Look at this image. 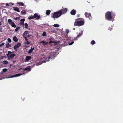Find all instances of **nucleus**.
I'll return each mask as SVG.
<instances>
[{"instance_id":"nucleus-46","label":"nucleus","mask_w":123,"mask_h":123,"mask_svg":"<svg viewBox=\"0 0 123 123\" xmlns=\"http://www.w3.org/2000/svg\"><path fill=\"white\" fill-rule=\"evenodd\" d=\"M0 31L1 32H2V28H1L0 29Z\"/></svg>"},{"instance_id":"nucleus-6","label":"nucleus","mask_w":123,"mask_h":123,"mask_svg":"<svg viewBox=\"0 0 123 123\" xmlns=\"http://www.w3.org/2000/svg\"><path fill=\"white\" fill-rule=\"evenodd\" d=\"M80 32L79 34L77 35L76 37L74 38V39H73L74 40H77L78 39V38L80 37L83 34V31L82 30H80Z\"/></svg>"},{"instance_id":"nucleus-16","label":"nucleus","mask_w":123,"mask_h":123,"mask_svg":"<svg viewBox=\"0 0 123 123\" xmlns=\"http://www.w3.org/2000/svg\"><path fill=\"white\" fill-rule=\"evenodd\" d=\"M28 31H25L23 33V37H26V36L28 34Z\"/></svg>"},{"instance_id":"nucleus-47","label":"nucleus","mask_w":123,"mask_h":123,"mask_svg":"<svg viewBox=\"0 0 123 123\" xmlns=\"http://www.w3.org/2000/svg\"><path fill=\"white\" fill-rule=\"evenodd\" d=\"M10 4H12V5H14V4L13 3H10Z\"/></svg>"},{"instance_id":"nucleus-8","label":"nucleus","mask_w":123,"mask_h":123,"mask_svg":"<svg viewBox=\"0 0 123 123\" xmlns=\"http://www.w3.org/2000/svg\"><path fill=\"white\" fill-rule=\"evenodd\" d=\"M85 15L86 17L88 18L90 20H91L92 19L91 14L90 13H88L86 12L85 13Z\"/></svg>"},{"instance_id":"nucleus-34","label":"nucleus","mask_w":123,"mask_h":123,"mask_svg":"<svg viewBox=\"0 0 123 123\" xmlns=\"http://www.w3.org/2000/svg\"><path fill=\"white\" fill-rule=\"evenodd\" d=\"M74 43V42L73 41H72L71 42V43L68 42V44L69 45H72L73 43Z\"/></svg>"},{"instance_id":"nucleus-32","label":"nucleus","mask_w":123,"mask_h":123,"mask_svg":"<svg viewBox=\"0 0 123 123\" xmlns=\"http://www.w3.org/2000/svg\"><path fill=\"white\" fill-rule=\"evenodd\" d=\"M24 43L25 44H29L30 43V42L28 41H26V42H24Z\"/></svg>"},{"instance_id":"nucleus-31","label":"nucleus","mask_w":123,"mask_h":123,"mask_svg":"<svg viewBox=\"0 0 123 123\" xmlns=\"http://www.w3.org/2000/svg\"><path fill=\"white\" fill-rule=\"evenodd\" d=\"M3 63L4 64H6L8 63V62L7 61L5 60L3 61Z\"/></svg>"},{"instance_id":"nucleus-29","label":"nucleus","mask_w":123,"mask_h":123,"mask_svg":"<svg viewBox=\"0 0 123 123\" xmlns=\"http://www.w3.org/2000/svg\"><path fill=\"white\" fill-rule=\"evenodd\" d=\"M26 29H27L28 28V26L27 23H25L24 25Z\"/></svg>"},{"instance_id":"nucleus-13","label":"nucleus","mask_w":123,"mask_h":123,"mask_svg":"<svg viewBox=\"0 0 123 123\" xmlns=\"http://www.w3.org/2000/svg\"><path fill=\"white\" fill-rule=\"evenodd\" d=\"M31 67L30 66H29L26 68H25V69H24L23 70L25 71L27 70L28 71H29L31 70Z\"/></svg>"},{"instance_id":"nucleus-50","label":"nucleus","mask_w":123,"mask_h":123,"mask_svg":"<svg viewBox=\"0 0 123 123\" xmlns=\"http://www.w3.org/2000/svg\"><path fill=\"white\" fill-rule=\"evenodd\" d=\"M10 52V51H8V52Z\"/></svg>"},{"instance_id":"nucleus-24","label":"nucleus","mask_w":123,"mask_h":123,"mask_svg":"<svg viewBox=\"0 0 123 123\" xmlns=\"http://www.w3.org/2000/svg\"><path fill=\"white\" fill-rule=\"evenodd\" d=\"M31 57L30 56H27L26 57L25 60L26 61H29L31 59Z\"/></svg>"},{"instance_id":"nucleus-9","label":"nucleus","mask_w":123,"mask_h":123,"mask_svg":"<svg viewBox=\"0 0 123 123\" xmlns=\"http://www.w3.org/2000/svg\"><path fill=\"white\" fill-rule=\"evenodd\" d=\"M34 18L36 19L37 20H38L41 17L40 15L37 13L34 14Z\"/></svg>"},{"instance_id":"nucleus-35","label":"nucleus","mask_w":123,"mask_h":123,"mask_svg":"<svg viewBox=\"0 0 123 123\" xmlns=\"http://www.w3.org/2000/svg\"><path fill=\"white\" fill-rule=\"evenodd\" d=\"M50 31L52 33H54L56 31L55 30H54L51 29L50 30Z\"/></svg>"},{"instance_id":"nucleus-44","label":"nucleus","mask_w":123,"mask_h":123,"mask_svg":"<svg viewBox=\"0 0 123 123\" xmlns=\"http://www.w3.org/2000/svg\"><path fill=\"white\" fill-rule=\"evenodd\" d=\"M6 6H9V5L8 3H7L6 4Z\"/></svg>"},{"instance_id":"nucleus-48","label":"nucleus","mask_w":123,"mask_h":123,"mask_svg":"<svg viewBox=\"0 0 123 123\" xmlns=\"http://www.w3.org/2000/svg\"><path fill=\"white\" fill-rule=\"evenodd\" d=\"M73 29L74 30H75V28H74Z\"/></svg>"},{"instance_id":"nucleus-23","label":"nucleus","mask_w":123,"mask_h":123,"mask_svg":"<svg viewBox=\"0 0 123 123\" xmlns=\"http://www.w3.org/2000/svg\"><path fill=\"white\" fill-rule=\"evenodd\" d=\"M11 26L15 28L16 27V25L15 24L14 22L11 25Z\"/></svg>"},{"instance_id":"nucleus-17","label":"nucleus","mask_w":123,"mask_h":123,"mask_svg":"<svg viewBox=\"0 0 123 123\" xmlns=\"http://www.w3.org/2000/svg\"><path fill=\"white\" fill-rule=\"evenodd\" d=\"M21 14L22 15H24L26 14V11L25 10H22L21 12Z\"/></svg>"},{"instance_id":"nucleus-43","label":"nucleus","mask_w":123,"mask_h":123,"mask_svg":"<svg viewBox=\"0 0 123 123\" xmlns=\"http://www.w3.org/2000/svg\"><path fill=\"white\" fill-rule=\"evenodd\" d=\"M112 27H111V28H109V30H110V31H111L112 29Z\"/></svg>"},{"instance_id":"nucleus-4","label":"nucleus","mask_w":123,"mask_h":123,"mask_svg":"<svg viewBox=\"0 0 123 123\" xmlns=\"http://www.w3.org/2000/svg\"><path fill=\"white\" fill-rule=\"evenodd\" d=\"M61 14L60 13L59 11L53 13L52 17L54 18H57L61 16Z\"/></svg>"},{"instance_id":"nucleus-41","label":"nucleus","mask_w":123,"mask_h":123,"mask_svg":"<svg viewBox=\"0 0 123 123\" xmlns=\"http://www.w3.org/2000/svg\"><path fill=\"white\" fill-rule=\"evenodd\" d=\"M4 44L5 43H3L0 45V47H1V46L4 45Z\"/></svg>"},{"instance_id":"nucleus-19","label":"nucleus","mask_w":123,"mask_h":123,"mask_svg":"<svg viewBox=\"0 0 123 123\" xmlns=\"http://www.w3.org/2000/svg\"><path fill=\"white\" fill-rule=\"evenodd\" d=\"M40 43H42L44 45H45L47 43H48L47 42H46L44 40L40 42Z\"/></svg>"},{"instance_id":"nucleus-1","label":"nucleus","mask_w":123,"mask_h":123,"mask_svg":"<svg viewBox=\"0 0 123 123\" xmlns=\"http://www.w3.org/2000/svg\"><path fill=\"white\" fill-rule=\"evenodd\" d=\"M50 55H49V56L46 57V56L43 55L42 56L41 59V61L42 62H40L38 63H37L36 65L37 66H38L42 64L43 63H45L47 61H49V59H52L53 57L56 56L57 54H56L55 52L53 51L51 52V53L50 54Z\"/></svg>"},{"instance_id":"nucleus-39","label":"nucleus","mask_w":123,"mask_h":123,"mask_svg":"<svg viewBox=\"0 0 123 123\" xmlns=\"http://www.w3.org/2000/svg\"><path fill=\"white\" fill-rule=\"evenodd\" d=\"M66 31L67 34H68L69 32V30L68 29H66Z\"/></svg>"},{"instance_id":"nucleus-51","label":"nucleus","mask_w":123,"mask_h":123,"mask_svg":"<svg viewBox=\"0 0 123 123\" xmlns=\"http://www.w3.org/2000/svg\"><path fill=\"white\" fill-rule=\"evenodd\" d=\"M28 37H30V36H28Z\"/></svg>"},{"instance_id":"nucleus-20","label":"nucleus","mask_w":123,"mask_h":123,"mask_svg":"<svg viewBox=\"0 0 123 123\" xmlns=\"http://www.w3.org/2000/svg\"><path fill=\"white\" fill-rule=\"evenodd\" d=\"M34 49V48L31 47V49H30L29 50L28 52V53H30L32 52L33 50Z\"/></svg>"},{"instance_id":"nucleus-21","label":"nucleus","mask_w":123,"mask_h":123,"mask_svg":"<svg viewBox=\"0 0 123 123\" xmlns=\"http://www.w3.org/2000/svg\"><path fill=\"white\" fill-rule=\"evenodd\" d=\"M51 12V11L49 10H47L46 11V14L48 15H49Z\"/></svg>"},{"instance_id":"nucleus-53","label":"nucleus","mask_w":123,"mask_h":123,"mask_svg":"<svg viewBox=\"0 0 123 123\" xmlns=\"http://www.w3.org/2000/svg\"><path fill=\"white\" fill-rule=\"evenodd\" d=\"M8 55V54H7V55Z\"/></svg>"},{"instance_id":"nucleus-38","label":"nucleus","mask_w":123,"mask_h":123,"mask_svg":"<svg viewBox=\"0 0 123 123\" xmlns=\"http://www.w3.org/2000/svg\"><path fill=\"white\" fill-rule=\"evenodd\" d=\"M23 37L25 38V41H28V39L27 38V37L26 36V37Z\"/></svg>"},{"instance_id":"nucleus-40","label":"nucleus","mask_w":123,"mask_h":123,"mask_svg":"<svg viewBox=\"0 0 123 123\" xmlns=\"http://www.w3.org/2000/svg\"><path fill=\"white\" fill-rule=\"evenodd\" d=\"M8 41L10 43L11 42V39L10 38H8L7 39Z\"/></svg>"},{"instance_id":"nucleus-18","label":"nucleus","mask_w":123,"mask_h":123,"mask_svg":"<svg viewBox=\"0 0 123 123\" xmlns=\"http://www.w3.org/2000/svg\"><path fill=\"white\" fill-rule=\"evenodd\" d=\"M34 15L33 16V15H31L30 16H29L28 18V19L31 20L32 19H33L34 18Z\"/></svg>"},{"instance_id":"nucleus-30","label":"nucleus","mask_w":123,"mask_h":123,"mask_svg":"<svg viewBox=\"0 0 123 123\" xmlns=\"http://www.w3.org/2000/svg\"><path fill=\"white\" fill-rule=\"evenodd\" d=\"M20 29V27L19 26H17L15 30V31L16 32H17Z\"/></svg>"},{"instance_id":"nucleus-49","label":"nucleus","mask_w":123,"mask_h":123,"mask_svg":"<svg viewBox=\"0 0 123 123\" xmlns=\"http://www.w3.org/2000/svg\"><path fill=\"white\" fill-rule=\"evenodd\" d=\"M24 6H25V7H26V6L25 5Z\"/></svg>"},{"instance_id":"nucleus-11","label":"nucleus","mask_w":123,"mask_h":123,"mask_svg":"<svg viewBox=\"0 0 123 123\" xmlns=\"http://www.w3.org/2000/svg\"><path fill=\"white\" fill-rule=\"evenodd\" d=\"M15 55V54H11L8 56V59H9L13 58Z\"/></svg>"},{"instance_id":"nucleus-33","label":"nucleus","mask_w":123,"mask_h":123,"mask_svg":"<svg viewBox=\"0 0 123 123\" xmlns=\"http://www.w3.org/2000/svg\"><path fill=\"white\" fill-rule=\"evenodd\" d=\"M91 43L92 44H94L95 43V41L94 40L92 41H91Z\"/></svg>"},{"instance_id":"nucleus-27","label":"nucleus","mask_w":123,"mask_h":123,"mask_svg":"<svg viewBox=\"0 0 123 123\" xmlns=\"http://www.w3.org/2000/svg\"><path fill=\"white\" fill-rule=\"evenodd\" d=\"M53 26L55 27H59L60 25L58 24H54Z\"/></svg>"},{"instance_id":"nucleus-2","label":"nucleus","mask_w":123,"mask_h":123,"mask_svg":"<svg viewBox=\"0 0 123 123\" xmlns=\"http://www.w3.org/2000/svg\"><path fill=\"white\" fill-rule=\"evenodd\" d=\"M115 15V13L113 11L108 12L105 13V17L106 19L109 21L111 20L113 21L114 19V18Z\"/></svg>"},{"instance_id":"nucleus-3","label":"nucleus","mask_w":123,"mask_h":123,"mask_svg":"<svg viewBox=\"0 0 123 123\" xmlns=\"http://www.w3.org/2000/svg\"><path fill=\"white\" fill-rule=\"evenodd\" d=\"M84 22L83 19L79 18L76 20L74 25L75 26H81L83 25Z\"/></svg>"},{"instance_id":"nucleus-26","label":"nucleus","mask_w":123,"mask_h":123,"mask_svg":"<svg viewBox=\"0 0 123 123\" xmlns=\"http://www.w3.org/2000/svg\"><path fill=\"white\" fill-rule=\"evenodd\" d=\"M13 40L15 42H17L18 40L16 37L15 36L13 37Z\"/></svg>"},{"instance_id":"nucleus-25","label":"nucleus","mask_w":123,"mask_h":123,"mask_svg":"<svg viewBox=\"0 0 123 123\" xmlns=\"http://www.w3.org/2000/svg\"><path fill=\"white\" fill-rule=\"evenodd\" d=\"M6 47L7 48H9L11 47L10 45L9 44V43L8 42H6Z\"/></svg>"},{"instance_id":"nucleus-28","label":"nucleus","mask_w":123,"mask_h":123,"mask_svg":"<svg viewBox=\"0 0 123 123\" xmlns=\"http://www.w3.org/2000/svg\"><path fill=\"white\" fill-rule=\"evenodd\" d=\"M8 22L9 24L10 25L13 22H12L11 19H9L8 20Z\"/></svg>"},{"instance_id":"nucleus-10","label":"nucleus","mask_w":123,"mask_h":123,"mask_svg":"<svg viewBox=\"0 0 123 123\" xmlns=\"http://www.w3.org/2000/svg\"><path fill=\"white\" fill-rule=\"evenodd\" d=\"M21 44L20 43H18L14 47V48L15 51L17 50V49L19 48L21 46Z\"/></svg>"},{"instance_id":"nucleus-52","label":"nucleus","mask_w":123,"mask_h":123,"mask_svg":"<svg viewBox=\"0 0 123 123\" xmlns=\"http://www.w3.org/2000/svg\"><path fill=\"white\" fill-rule=\"evenodd\" d=\"M2 4V5H3V4Z\"/></svg>"},{"instance_id":"nucleus-7","label":"nucleus","mask_w":123,"mask_h":123,"mask_svg":"<svg viewBox=\"0 0 123 123\" xmlns=\"http://www.w3.org/2000/svg\"><path fill=\"white\" fill-rule=\"evenodd\" d=\"M24 72V73L22 74H17L15 75L10 76L9 77H8L7 78H13V77H18L19 76H21L22 75L24 74V73H25V72Z\"/></svg>"},{"instance_id":"nucleus-36","label":"nucleus","mask_w":123,"mask_h":123,"mask_svg":"<svg viewBox=\"0 0 123 123\" xmlns=\"http://www.w3.org/2000/svg\"><path fill=\"white\" fill-rule=\"evenodd\" d=\"M46 36V33L45 32H44L42 34V36Z\"/></svg>"},{"instance_id":"nucleus-15","label":"nucleus","mask_w":123,"mask_h":123,"mask_svg":"<svg viewBox=\"0 0 123 123\" xmlns=\"http://www.w3.org/2000/svg\"><path fill=\"white\" fill-rule=\"evenodd\" d=\"M13 9L15 11L18 12H20L19 8L17 7H14Z\"/></svg>"},{"instance_id":"nucleus-45","label":"nucleus","mask_w":123,"mask_h":123,"mask_svg":"<svg viewBox=\"0 0 123 123\" xmlns=\"http://www.w3.org/2000/svg\"><path fill=\"white\" fill-rule=\"evenodd\" d=\"M1 74H4V72L2 71L0 73Z\"/></svg>"},{"instance_id":"nucleus-22","label":"nucleus","mask_w":123,"mask_h":123,"mask_svg":"<svg viewBox=\"0 0 123 123\" xmlns=\"http://www.w3.org/2000/svg\"><path fill=\"white\" fill-rule=\"evenodd\" d=\"M17 3L18 4L19 6H23L24 5V3L22 2H17Z\"/></svg>"},{"instance_id":"nucleus-42","label":"nucleus","mask_w":123,"mask_h":123,"mask_svg":"<svg viewBox=\"0 0 123 123\" xmlns=\"http://www.w3.org/2000/svg\"><path fill=\"white\" fill-rule=\"evenodd\" d=\"M18 19V18L15 17L14 18V19L15 20H16Z\"/></svg>"},{"instance_id":"nucleus-14","label":"nucleus","mask_w":123,"mask_h":123,"mask_svg":"<svg viewBox=\"0 0 123 123\" xmlns=\"http://www.w3.org/2000/svg\"><path fill=\"white\" fill-rule=\"evenodd\" d=\"M76 13V11L74 9L72 10L70 12L71 14L73 15H74Z\"/></svg>"},{"instance_id":"nucleus-12","label":"nucleus","mask_w":123,"mask_h":123,"mask_svg":"<svg viewBox=\"0 0 123 123\" xmlns=\"http://www.w3.org/2000/svg\"><path fill=\"white\" fill-rule=\"evenodd\" d=\"M25 20V19L23 18L21 19L20 21V25L24 26V21Z\"/></svg>"},{"instance_id":"nucleus-37","label":"nucleus","mask_w":123,"mask_h":123,"mask_svg":"<svg viewBox=\"0 0 123 123\" xmlns=\"http://www.w3.org/2000/svg\"><path fill=\"white\" fill-rule=\"evenodd\" d=\"M7 69H6V68H5V69H3L2 70V71L4 72L6 71H7Z\"/></svg>"},{"instance_id":"nucleus-5","label":"nucleus","mask_w":123,"mask_h":123,"mask_svg":"<svg viewBox=\"0 0 123 123\" xmlns=\"http://www.w3.org/2000/svg\"><path fill=\"white\" fill-rule=\"evenodd\" d=\"M67 11V8H65L62 9L61 10L59 11V12L61 14V15H63L65 14Z\"/></svg>"}]
</instances>
